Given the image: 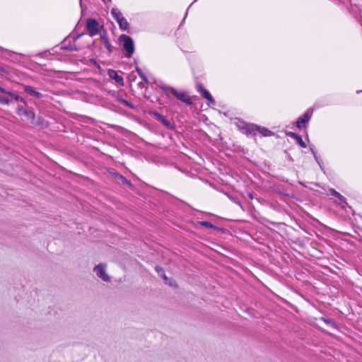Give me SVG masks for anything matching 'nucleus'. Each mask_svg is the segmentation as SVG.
Returning <instances> with one entry per match:
<instances>
[{"label": "nucleus", "mask_w": 362, "mask_h": 362, "mask_svg": "<svg viewBox=\"0 0 362 362\" xmlns=\"http://www.w3.org/2000/svg\"><path fill=\"white\" fill-rule=\"evenodd\" d=\"M119 40L122 45L123 49L126 52L125 57H132L135 50L133 39L130 36L123 34L119 36Z\"/></svg>", "instance_id": "obj_1"}, {"label": "nucleus", "mask_w": 362, "mask_h": 362, "mask_svg": "<svg viewBox=\"0 0 362 362\" xmlns=\"http://www.w3.org/2000/svg\"><path fill=\"white\" fill-rule=\"evenodd\" d=\"M111 14L114 19L119 24L120 29L126 30L129 28V23L127 22V19L123 17L122 13L118 8H112Z\"/></svg>", "instance_id": "obj_2"}, {"label": "nucleus", "mask_w": 362, "mask_h": 362, "mask_svg": "<svg viewBox=\"0 0 362 362\" xmlns=\"http://www.w3.org/2000/svg\"><path fill=\"white\" fill-rule=\"evenodd\" d=\"M86 30L88 35L91 37L97 35L99 32V24L98 21L93 18L87 19Z\"/></svg>", "instance_id": "obj_3"}, {"label": "nucleus", "mask_w": 362, "mask_h": 362, "mask_svg": "<svg viewBox=\"0 0 362 362\" xmlns=\"http://www.w3.org/2000/svg\"><path fill=\"white\" fill-rule=\"evenodd\" d=\"M105 267V264H100L94 267L93 271L95 272L98 277L100 278L104 281H109L110 277L106 274Z\"/></svg>", "instance_id": "obj_4"}, {"label": "nucleus", "mask_w": 362, "mask_h": 362, "mask_svg": "<svg viewBox=\"0 0 362 362\" xmlns=\"http://www.w3.org/2000/svg\"><path fill=\"white\" fill-rule=\"evenodd\" d=\"M311 116L312 112H310L309 110H308L306 112L303 114V116L300 117L296 122L298 128H304L306 124L308 123L309 120L310 119Z\"/></svg>", "instance_id": "obj_5"}, {"label": "nucleus", "mask_w": 362, "mask_h": 362, "mask_svg": "<svg viewBox=\"0 0 362 362\" xmlns=\"http://www.w3.org/2000/svg\"><path fill=\"white\" fill-rule=\"evenodd\" d=\"M171 92L175 97H177L181 101H182L188 105L192 104V98L189 96H188L187 95H186L185 93L178 92L174 88L171 89Z\"/></svg>", "instance_id": "obj_6"}, {"label": "nucleus", "mask_w": 362, "mask_h": 362, "mask_svg": "<svg viewBox=\"0 0 362 362\" xmlns=\"http://www.w3.org/2000/svg\"><path fill=\"white\" fill-rule=\"evenodd\" d=\"M197 89L198 92L202 93V96L206 98L210 103H214L215 100L210 94V93L205 89L202 84H198L197 86Z\"/></svg>", "instance_id": "obj_7"}, {"label": "nucleus", "mask_w": 362, "mask_h": 362, "mask_svg": "<svg viewBox=\"0 0 362 362\" xmlns=\"http://www.w3.org/2000/svg\"><path fill=\"white\" fill-rule=\"evenodd\" d=\"M108 76L115 80V81L121 86H124V79L123 78L118 75L117 71L112 69H110L108 71Z\"/></svg>", "instance_id": "obj_8"}, {"label": "nucleus", "mask_w": 362, "mask_h": 362, "mask_svg": "<svg viewBox=\"0 0 362 362\" xmlns=\"http://www.w3.org/2000/svg\"><path fill=\"white\" fill-rule=\"evenodd\" d=\"M251 131H254L255 129H257L261 134H262L264 136H271L272 134V132L269 130L268 129L257 125H252L251 127Z\"/></svg>", "instance_id": "obj_9"}, {"label": "nucleus", "mask_w": 362, "mask_h": 362, "mask_svg": "<svg viewBox=\"0 0 362 362\" xmlns=\"http://www.w3.org/2000/svg\"><path fill=\"white\" fill-rule=\"evenodd\" d=\"M100 37H101V40H102L103 43L104 44L105 47L107 48V49L108 50L109 53H111L113 50V47L111 45V44L109 41V39L106 35L105 32H104L103 34L100 35Z\"/></svg>", "instance_id": "obj_10"}, {"label": "nucleus", "mask_w": 362, "mask_h": 362, "mask_svg": "<svg viewBox=\"0 0 362 362\" xmlns=\"http://www.w3.org/2000/svg\"><path fill=\"white\" fill-rule=\"evenodd\" d=\"M24 90L27 93L30 95L35 96L37 98H41L42 97V94L40 92L36 91L33 87L29 86H25L24 87Z\"/></svg>", "instance_id": "obj_11"}, {"label": "nucleus", "mask_w": 362, "mask_h": 362, "mask_svg": "<svg viewBox=\"0 0 362 362\" xmlns=\"http://www.w3.org/2000/svg\"><path fill=\"white\" fill-rule=\"evenodd\" d=\"M0 91L3 93H6V94L11 96L16 101H21L23 103H25V100L23 98H21V96H19L18 95H16L11 91H7L6 90H5L4 88H3L1 86H0Z\"/></svg>", "instance_id": "obj_12"}, {"label": "nucleus", "mask_w": 362, "mask_h": 362, "mask_svg": "<svg viewBox=\"0 0 362 362\" xmlns=\"http://www.w3.org/2000/svg\"><path fill=\"white\" fill-rule=\"evenodd\" d=\"M329 192H330V194H332V196L337 197L341 202L346 204V199L340 193L337 192L335 189H330Z\"/></svg>", "instance_id": "obj_13"}, {"label": "nucleus", "mask_w": 362, "mask_h": 362, "mask_svg": "<svg viewBox=\"0 0 362 362\" xmlns=\"http://www.w3.org/2000/svg\"><path fill=\"white\" fill-rule=\"evenodd\" d=\"M115 177L120 180L122 182V183L132 187V184H131L130 181L127 180L123 175L116 173Z\"/></svg>", "instance_id": "obj_14"}, {"label": "nucleus", "mask_w": 362, "mask_h": 362, "mask_svg": "<svg viewBox=\"0 0 362 362\" xmlns=\"http://www.w3.org/2000/svg\"><path fill=\"white\" fill-rule=\"evenodd\" d=\"M158 119L168 127L170 126V122L168 119H166L163 115L158 114Z\"/></svg>", "instance_id": "obj_15"}, {"label": "nucleus", "mask_w": 362, "mask_h": 362, "mask_svg": "<svg viewBox=\"0 0 362 362\" xmlns=\"http://www.w3.org/2000/svg\"><path fill=\"white\" fill-rule=\"evenodd\" d=\"M136 71L138 73L139 76L141 77V78L144 82H148V78H147L146 76L144 74V72L141 71V69L140 68L136 67Z\"/></svg>", "instance_id": "obj_16"}, {"label": "nucleus", "mask_w": 362, "mask_h": 362, "mask_svg": "<svg viewBox=\"0 0 362 362\" xmlns=\"http://www.w3.org/2000/svg\"><path fill=\"white\" fill-rule=\"evenodd\" d=\"M23 115L27 116L28 119H33L35 117V114L31 110H23Z\"/></svg>", "instance_id": "obj_17"}, {"label": "nucleus", "mask_w": 362, "mask_h": 362, "mask_svg": "<svg viewBox=\"0 0 362 362\" xmlns=\"http://www.w3.org/2000/svg\"><path fill=\"white\" fill-rule=\"evenodd\" d=\"M296 142L302 148H306L305 143L303 141L301 136L300 135L295 139Z\"/></svg>", "instance_id": "obj_18"}, {"label": "nucleus", "mask_w": 362, "mask_h": 362, "mask_svg": "<svg viewBox=\"0 0 362 362\" xmlns=\"http://www.w3.org/2000/svg\"><path fill=\"white\" fill-rule=\"evenodd\" d=\"M10 103H11V100L9 99L0 95V103L8 105Z\"/></svg>", "instance_id": "obj_19"}, {"label": "nucleus", "mask_w": 362, "mask_h": 362, "mask_svg": "<svg viewBox=\"0 0 362 362\" xmlns=\"http://www.w3.org/2000/svg\"><path fill=\"white\" fill-rule=\"evenodd\" d=\"M201 224H202L203 226H205V227L209 228H214V225H213L211 223L209 222V221H202V222L201 223Z\"/></svg>", "instance_id": "obj_20"}, {"label": "nucleus", "mask_w": 362, "mask_h": 362, "mask_svg": "<svg viewBox=\"0 0 362 362\" xmlns=\"http://www.w3.org/2000/svg\"><path fill=\"white\" fill-rule=\"evenodd\" d=\"M286 135L291 137L293 139H296V138L298 137V134L291 132H286Z\"/></svg>", "instance_id": "obj_21"}, {"label": "nucleus", "mask_w": 362, "mask_h": 362, "mask_svg": "<svg viewBox=\"0 0 362 362\" xmlns=\"http://www.w3.org/2000/svg\"><path fill=\"white\" fill-rule=\"evenodd\" d=\"M228 197L233 202H235V204H237L238 205L240 206H241V204H240V202L239 201V199H238L237 198L235 197H233L232 196H229L228 195Z\"/></svg>", "instance_id": "obj_22"}, {"label": "nucleus", "mask_w": 362, "mask_h": 362, "mask_svg": "<svg viewBox=\"0 0 362 362\" xmlns=\"http://www.w3.org/2000/svg\"><path fill=\"white\" fill-rule=\"evenodd\" d=\"M155 269L158 272V274L160 275H161L164 272V270L163 269V268L159 266H156Z\"/></svg>", "instance_id": "obj_23"}, {"label": "nucleus", "mask_w": 362, "mask_h": 362, "mask_svg": "<svg viewBox=\"0 0 362 362\" xmlns=\"http://www.w3.org/2000/svg\"><path fill=\"white\" fill-rule=\"evenodd\" d=\"M322 320L327 324H332V325H334V323L330 319L322 318Z\"/></svg>", "instance_id": "obj_24"}, {"label": "nucleus", "mask_w": 362, "mask_h": 362, "mask_svg": "<svg viewBox=\"0 0 362 362\" xmlns=\"http://www.w3.org/2000/svg\"><path fill=\"white\" fill-rule=\"evenodd\" d=\"M119 101H120L122 103L125 104V105H127V106H130L129 103L127 100H126L121 99V100H119Z\"/></svg>", "instance_id": "obj_25"}, {"label": "nucleus", "mask_w": 362, "mask_h": 362, "mask_svg": "<svg viewBox=\"0 0 362 362\" xmlns=\"http://www.w3.org/2000/svg\"><path fill=\"white\" fill-rule=\"evenodd\" d=\"M160 276H163V279L165 280V283H168V278L165 276V273L163 272Z\"/></svg>", "instance_id": "obj_26"}, {"label": "nucleus", "mask_w": 362, "mask_h": 362, "mask_svg": "<svg viewBox=\"0 0 362 362\" xmlns=\"http://www.w3.org/2000/svg\"><path fill=\"white\" fill-rule=\"evenodd\" d=\"M23 110H24V109L23 108V107H18V112L19 114H23Z\"/></svg>", "instance_id": "obj_27"}, {"label": "nucleus", "mask_w": 362, "mask_h": 362, "mask_svg": "<svg viewBox=\"0 0 362 362\" xmlns=\"http://www.w3.org/2000/svg\"><path fill=\"white\" fill-rule=\"evenodd\" d=\"M310 151L313 153V154L314 155L315 158L316 159V160H317V157L316 156L315 152L314 151V150L312 148H310Z\"/></svg>", "instance_id": "obj_28"}, {"label": "nucleus", "mask_w": 362, "mask_h": 362, "mask_svg": "<svg viewBox=\"0 0 362 362\" xmlns=\"http://www.w3.org/2000/svg\"><path fill=\"white\" fill-rule=\"evenodd\" d=\"M168 284L169 285L172 286H176V284H174L172 282V280H171V279H169V280H168Z\"/></svg>", "instance_id": "obj_29"}, {"label": "nucleus", "mask_w": 362, "mask_h": 362, "mask_svg": "<svg viewBox=\"0 0 362 362\" xmlns=\"http://www.w3.org/2000/svg\"><path fill=\"white\" fill-rule=\"evenodd\" d=\"M250 197L252 199V195L251 194H250Z\"/></svg>", "instance_id": "obj_30"}]
</instances>
